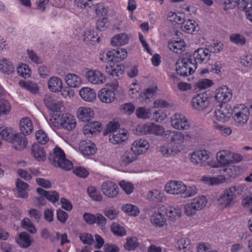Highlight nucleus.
Masks as SVG:
<instances>
[{
    "instance_id": "obj_1",
    "label": "nucleus",
    "mask_w": 252,
    "mask_h": 252,
    "mask_svg": "<svg viewBox=\"0 0 252 252\" xmlns=\"http://www.w3.org/2000/svg\"><path fill=\"white\" fill-rule=\"evenodd\" d=\"M236 187H231L225 189L218 199V203L224 208L230 207L235 203Z\"/></svg>"
},
{
    "instance_id": "obj_2",
    "label": "nucleus",
    "mask_w": 252,
    "mask_h": 252,
    "mask_svg": "<svg viewBox=\"0 0 252 252\" xmlns=\"http://www.w3.org/2000/svg\"><path fill=\"white\" fill-rule=\"evenodd\" d=\"M107 85L110 88H103L101 89L98 94V97L103 102L110 103L113 102L115 98V94L114 91L118 87V83L115 81L111 83H107Z\"/></svg>"
},
{
    "instance_id": "obj_3",
    "label": "nucleus",
    "mask_w": 252,
    "mask_h": 252,
    "mask_svg": "<svg viewBox=\"0 0 252 252\" xmlns=\"http://www.w3.org/2000/svg\"><path fill=\"white\" fill-rule=\"evenodd\" d=\"M210 98L205 93L195 95L191 99L192 107L194 109L202 111L206 109L210 104Z\"/></svg>"
},
{
    "instance_id": "obj_4",
    "label": "nucleus",
    "mask_w": 252,
    "mask_h": 252,
    "mask_svg": "<svg viewBox=\"0 0 252 252\" xmlns=\"http://www.w3.org/2000/svg\"><path fill=\"white\" fill-rule=\"evenodd\" d=\"M222 5L225 10L232 9L238 6V8L243 11H246L252 8V0H222Z\"/></svg>"
},
{
    "instance_id": "obj_5",
    "label": "nucleus",
    "mask_w": 252,
    "mask_h": 252,
    "mask_svg": "<svg viewBox=\"0 0 252 252\" xmlns=\"http://www.w3.org/2000/svg\"><path fill=\"white\" fill-rule=\"evenodd\" d=\"M233 114V109L227 103L220 104L217 106L215 114L217 120L222 122L228 121Z\"/></svg>"
},
{
    "instance_id": "obj_6",
    "label": "nucleus",
    "mask_w": 252,
    "mask_h": 252,
    "mask_svg": "<svg viewBox=\"0 0 252 252\" xmlns=\"http://www.w3.org/2000/svg\"><path fill=\"white\" fill-rule=\"evenodd\" d=\"M233 114L235 121L240 125L246 124L249 118L248 108L243 104L234 107Z\"/></svg>"
},
{
    "instance_id": "obj_7",
    "label": "nucleus",
    "mask_w": 252,
    "mask_h": 252,
    "mask_svg": "<svg viewBox=\"0 0 252 252\" xmlns=\"http://www.w3.org/2000/svg\"><path fill=\"white\" fill-rule=\"evenodd\" d=\"M210 157V153L207 150L195 151L191 154L190 160L194 165L204 166L208 164L207 160Z\"/></svg>"
},
{
    "instance_id": "obj_8",
    "label": "nucleus",
    "mask_w": 252,
    "mask_h": 252,
    "mask_svg": "<svg viewBox=\"0 0 252 252\" xmlns=\"http://www.w3.org/2000/svg\"><path fill=\"white\" fill-rule=\"evenodd\" d=\"M186 190L187 186L181 181H171L165 186L166 191L171 194H182Z\"/></svg>"
},
{
    "instance_id": "obj_9",
    "label": "nucleus",
    "mask_w": 252,
    "mask_h": 252,
    "mask_svg": "<svg viewBox=\"0 0 252 252\" xmlns=\"http://www.w3.org/2000/svg\"><path fill=\"white\" fill-rule=\"evenodd\" d=\"M231 90L226 86H223L217 89L216 91L215 98L221 104L227 103L232 98Z\"/></svg>"
},
{
    "instance_id": "obj_10",
    "label": "nucleus",
    "mask_w": 252,
    "mask_h": 252,
    "mask_svg": "<svg viewBox=\"0 0 252 252\" xmlns=\"http://www.w3.org/2000/svg\"><path fill=\"white\" fill-rule=\"evenodd\" d=\"M211 51L208 48H200L196 50L193 54V58L195 63L193 66L196 68L197 63H207L210 59Z\"/></svg>"
},
{
    "instance_id": "obj_11",
    "label": "nucleus",
    "mask_w": 252,
    "mask_h": 252,
    "mask_svg": "<svg viewBox=\"0 0 252 252\" xmlns=\"http://www.w3.org/2000/svg\"><path fill=\"white\" fill-rule=\"evenodd\" d=\"M171 125L178 130H187L189 127L187 119L183 115L175 114L171 118Z\"/></svg>"
},
{
    "instance_id": "obj_12",
    "label": "nucleus",
    "mask_w": 252,
    "mask_h": 252,
    "mask_svg": "<svg viewBox=\"0 0 252 252\" xmlns=\"http://www.w3.org/2000/svg\"><path fill=\"white\" fill-rule=\"evenodd\" d=\"M119 188L114 182L107 181L101 185V191L103 194L109 197H116L119 193Z\"/></svg>"
},
{
    "instance_id": "obj_13",
    "label": "nucleus",
    "mask_w": 252,
    "mask_h": 252,
    "mask_svg": "<svg viewBox=\"0 0 252 252\" xmlns=\"http://www.w3.org/2000/svg\"><path fill=\"white\" fill-rule=\"evenodd\" d=\"M127 55L126 50L122 48H119L116 50L114 49L108 51L106 53L109 61L116 63L121 62L126 59Z\"/></svg>"
},
{
    "instance_id": "obj_14",
    "label": "nucleus",
    "mask_w": 252,
    "mask_h": 252,
    "mask_svg": "<svg viewBox=\"0 0 252 252\" xmlns=\"http://www.w3.org/2000/svg\"><path fill=\"white\" fill-rule=\"evenodd\" d=\"M149 148L148 142L145 139H139L134 141L131 150L135 155H142L146 152Z\"/></svg>"
},
{
    "instance_id": "obj_15",
    "label": "nucleus",
    "mask_w": 252,
    "mask_h": 252,
    "mask_svg": "<svg viewBox=\"0 0 252 252\" xmlns=\"http://www.w3.org/2000/svg\"><path fill=\"white\" fill-rule=\"evenodd\" d=\"M16 150L21 151L26 148L28 140L26 136L20 133H16L10 142Z\"/></svg>"
},
{
    "instance_id": "obj_16",
    "label": "nucleus",
    "mask_w": 252,
    "mask_h": 252,
    "mask_svg": "<svg viewBox=\"0 0 252 252\" xmlns=\"http://www.w3.org/2000/svg\"><path fill=\"white\" fill-rule=\"evenodd\" d=\"M65 156L63 151L61 148L56 147L53 150V153L49 156V159L51 163L57 167L64 159Z\"/></svg>"
},
{
    "instance_id": "obj_17",
    "label": "nucleus",
    "mask_w": 252,
    "mask_h": 252,
    "mask_svg": "<svg viewBox=\"0 0 252 252\" xmlns=\"http://www.w3.org/2000/svg\"><path fill=\"white\" fill-rule=\"evenodd\" d=\"M157 90L158 87L156 85L150 86L140 94L139 100L142 102L146 103L150 102L151 99L156 94Z\"/></svg>"
},
{
    "instance_id": "obj_18",
    "label": "nucleus",
    "mask_w": 252,
    "mask_h": 252,
    "mask_svg": "<svg viewBox=\"0 0 252 252\" xmlns=\"http://www.w3.org/2000/svg\"><path fill=\"white\" fill-rule=\"evenodd\" d=\"M60 127L66 129L68 130L74 128L76 125L75 119L70 114L67 113L63 115L61 120Z\"/></svg>"
},
{
    "instance_id": "obj_19",
    "label": "nucleus",
    "mask_w": 252,
    "mask_h": 252,
    "mask_svg": "<svg viewBox=\"0 0 252 252\" xmlns=\"http://www.w3.org/2000/svg\"><path fill=\"white\" fill-rule=\"evenodd\" d=\"M78 119L84 122H89L94 117V111L88 107H80L77 110Z\"/></svg>"
},
{
    "instance_id": "obj_20",
    "label": "nucleus",
    "mask_w": 252,
    "mask_h": 252,
    "mask_svg": "<svg viewBox=\"0 0 252 252\" xmlns=\"http://www.w3.org/2000/svg\"><path fill=\"white\" fill-rule=\"evenodd\" d=\"M144 129L146 134H154L157 135H161L165 132L162 126L154 123L145 124Z\"/></svg>"
},
{
    "instance_id": "obj_21",
    "label": "nucleus",
    "mask_w": 252,
    "mask_h": 252,
    "mask_svg": "<svg viewBox=\"0 0 252 252\" xmlns=\"http://www.w3.org/2000/svg\"><path fill=\"white\" fill-rule=\"evenodd\" d=\"M181 28L183 31L191 34L196 33L199 30L197 24L193 20L184 21Z\"/></svg>"
},
{
    "instance_id": "obj_22",
    "label": "nucleus",
    "mask_w": 252,
    "mask_h": 252,
    "mask_svg": "<svg viewBox=\"0 0 252 252\" xmlns=\"http://www.w3.org/2000/svg\"><path fill=\"white\" fill-rule=\"evenodd\" d=\"M20 129L22 134L24 135L30 134L33 130L32 121L28 117L23 118L20 123Z\"/></svg>"
},
{
    "instance_id": "obj_23",
    "label": "nucleus",
    "mask_w": 252,
    "mask_h": 252,
    "mask_svg": "<svg viewBox=\"0 0 252 252\" xmlns=\"http://www.w3.org/2000/svg\"><path fill=\"white\" fill-rule=\"evenodd\" d=\"M32 156L39 161H44L46 159L45 153L42 146L38 144H33L31 149Z\"/></svg>"
},
{
    "instance_id": "obj_24",
    "label": "nucleus",
    "mask_w": 252,
    "mask_h": 252,
    "mask_svg": "<svg viewBox=\"0 0 252 252\" xmlns=\"http://www.w3.org/2000/svg\"><path fill=\"white\" fill-rule=\"evenodd\" d=\"M101 124L96 121L90 122L84 127V134L87 137H90L91 135L96 132H99L101 128Z\"/></svg>"
},
{
    "instance_id": "obj_25",
    "label": "nucleus",
    "mask_w": 252,
    "mask_h": 252,
    "mask_svg": "<svg viewBox=\"0 0 252 252\" xmlns=\"http://www.w3.org/2000/svg\"><path fill=\"white\" fill-rule=\"evenodd\" d=\"M36 191L40 196H45L52 203L56 202L59 199V195L56 191H47L40 188H37Z\"/></svg>"
},
{
    "instance_id": "obj_26",
    "label": "nucleus",
    "mask_w": 252,
    "mask_h": 252,
    "mask_svg": "<svg viewBox=\"0 0 252 252\" xmlns=\"http://www.w3.org/2000/svg\"><path fill=\"white\" fill-rule=\"evenodd\" d=\"M79 94L81 98L86 101L92 102L96 98L94 91L90 88H83L80 90Z\"/></svg>"
},
{
    "instance_id": "obj_27",
    "label": "nucleus",
    "mask_w": 252,
    "mask_h": 252,
    "mask_svg": "<svg viewBox=\"0 0 252 252\" xmlns=\"http://www.w3.org/2000/svg\"><path fill=\"white\" fill-rule=\"evenodd\" d=\"M217 159L222 166L230 164L231 152L229 151H221L217 154Z\"/></svg>"
},
{
    "instance_id": "obj_28",
    "label": "nucleus",
    "mask_w": 252,
    "mask_h": 252,
    "mask_svg": "<svg viewBox=\"0 0 252 252\" xmlns=\"http://www.w3.org/2000/svg\"><path fill=\"white\" fill-rule=\"evenodd\" d=\"M127 131L123 130L109 135V140L114 144H118L127 139Z\"/></svg>"
},
{
    "instance_id": "obj_29",
    "label": "nucleus",
    "mask_w": 252,
    "mask_h": 252,
    "mask_svg": "<svg viewBox=\"0 0 252 252\" xmlns=\"http://www.w3.org/2000/svg\"><path fill=\"white\" fill-rule=\"evenodd\" d=\"M19 84L21 87L29 91L32 94H37L39 92L38 85L30 80H20Z\"/></svg>"
},
{
    "instance_id": "obj_30",
    "label": "nucleus",
    "mask_w": 252,
    "mask_h": 252,
    "mask_svg": "<svg viewBox=\"0 0 252 252\" xmlns=\"http://www.w3.org/2000/svg\"><path fill=\"white\" fill-rule=\"evenodd\" d=\"M79 149L84 155L90 156L95 154L96 148L94 144L82 141L80 143Z\"/></svg>"
},
{
    "instance_id": "obj_31",
    "label": "nucleus",
    "mask_w": 252,
    "mask_h": 252,
    "mask_svg": "<svg viewBox=\"0 0 252 252\" xmlns=\"http://www.w3.org/2000/svg\"><path fill=\"white\" fill-rule=\"evenodd\" d=\"M16 188L18 189V197L26 198L28 196L27 190L29 188V185L20 179H18L16 182Z\"/></svg>"
},
{
    "instance_id": "obj_32",
    "label": "nucleus",
    "mask_w": 252,
    "mask_h": 252,
    "mask_svg": "<svg viewBox=\"0 0 252 252\" xmlns=\"http://www.w3.org/2000/svg\"><path fill=\"white\" fill-rule=\"evenodd\" d=\"M0 71L4 74H11L14 72V66L7 59L0 60Z\"/></svg>"
},
{
    "instance_id": "obj_33",
    "label": "nucleus",
    "mask_w": 252,
    "mask_h": 252,
    "mask_svg": "<svg viewBox=\"0 0 252 252\" xmlns=\"http://www.w3.org/2000/svg\"><path fill=\"white\" fill-rule=\"evenodd\" d=\"M151 221L156 227H162L165 223L166 219L161 213L155 212L151 217Z\"/></svg>"
},
{
    "instance_id": "obj_34",
    "label": "nucleus",
    "mask_w": 252,
    "mask_h": 252,
    "mask_svg": "<svg viewBox=\"0 0 252 252\" xmlns=\"http://www.w3.org/2000/svg\"><path fill=\"white\" fill-rule=\"evenodd\" d=\"M128 37L126 33L118 34L114 36L111 41L112 46H122L127 44L128 42Z\"/></svg>"
},
{
    "instance_id": "obj_35",
    "label": "nucleus",
    "mask_w": 252,
    "mask_h": 252,
    "mask_svg": "<svg viewBox=\"0 0 252 252\" xmlns=\"http://www.w3.org/2000/svg\"><path fill=\"white\" fill-rule=\"evenodd\" d=\"M17 243L23 248H28L32 244L29 234L25 232H21L19 238L16 240Z\"/></svg>"
},
{
    "instance_id": "obj_36",
    "label": "nucleus",
    "mask_w": 252,
    "mask_h": 252,
    "mask_svg": "<svg viewBox=\"0 0 252 252\" xmlns=\"http://www.w3.org/2000/svg\"><path fill=\"white\" fill-rule=\"evenodd\" d=\"M159 151L163 156L169 157L176 155L180 150L177 148H171L167 145H164L160 146Z\"/></svg>"
},
{
    "instance_id": "obj_37",
    "label": "nucleus",
    "mask_w": 252,
    "mask_h": 252,
    "mask_svg": "<svg viewBox=\"0 0 252 252\" xmlns=\"http://www.w3.org/2000/svg\"><path fill=\"white\" fill-rule=\"evenodd\" d=\"M137 159V155L133 153L126 151L121 157V164L122 165L126 166L129 164L132 163Z\"/></svg>"
},
{
    "instance_id": "obj_38",
    "label": "nucleus",
    "mask_w": 252,
    "mask_h": 252,
    "mask_svg": "<svg viewBox=\"0 0 252 252\" xmlns=\"http://www.w3.org/2000/svg\"><path fill=\"white\" fill-rule=\"evenodd\" d=\"M169 49L176 53H181L185 48L183 40L175 41L168 44Z\"/></svg>"
},
{
    "instance_id": "obj_39",
    "label": "nucleus",
    "mask_w": 252,
    "mask_h": 252,
    "mask_svg": "<svg viewBox=\"0 0 252 252\" xmlns=\"http://www.w3.org/2000/svg\"><path fill=\"white\" fill-rule=\"evenodd\" d=\"M191 202L195 206L194 208L200 211L206 206L207 200L205 196H201L194 198Z\"/></svg>"
},
{
    "instance_id": "obj_40",
    "label": "nucleus",
    "mask_w": 252,
    "mask_h": 252,
    "mask_svg": "<svg viewBox=\"0 0 252 252\" xmlns=\"http://www.w3.org/2000/svg\"><path fill=\"white\" fill-rule=\"evenodd\" d=\"M48 86L49 90L52 92H58L63 88L62 80H49Z\"/></svg>"
},
{
    "instance_id": "obj_41",
    "label": "nucleus",
    "mask_w": 252,
    "mask_h": 252,
    "mask_svg": "<svg viewBox=\"0 0 252 252\" xmlns=\"http://www.w3.org/2000/svg\"><path fill=\"white\" fill-rule=\"evenodd\" d=\"M106 72L111 76L114 75L118 77L119 75H121L124 73V66L122 65H117L116 66H111L110 67H107Z\"/></svg>"
},
{
    "instance_id": "obj_42",
    "label": "nucleus",
    "mask_w": 252,
    "mask_h": 252,
    "mask_svg": "<svg viewBox=\"0 0 252 252\" xmlns=\"http://www.w3.org/2000/svg\"><path fill=\"white\" fill-rule=\"evenodd\" d=\"M171 142L175 144H181L185 140L184 135L177 131H170L169 134Z\"/></svg>"
},
{
    "instance_id": "obj_43",
    "label": "nucleus",
    "mask_w": 252,
    "mask_h": 252,
    "mask_svg": "<svg viewBox=\"0 0 252 252\" xmlns=\"http://www.w3.org/2000/svg\"><path fill=\"white\" fill-rule=\"evenodd\" d=\"M17 73L21 77L27 79L31 76V70L28 65L22 63L17 67Z\"/></svg>"
},
{
    "instance_id": "obj_44",
    "label": "nucleus",
    "mask_w": 252,
    "mask_h": 252,
    "mask_svg": "<svg viewBox=\"0 0 252 252\" xmlns=\"http://www.w3.org/2000/svg\"><path fill=\"white\" fill-rule=\"evenodd\" d=\"M103 213L109 220H113L117 218L119 211L113 207H110L105 208Z\"/></svg>"
},
{
    "instance_id": "obj_45",
    "label": "nucleus",
    "mask_w": 252,
    "mask_h": 252,
    "mask_svg": "<svg viewBox=\"0 0 252 252\" xmlns=\"http://www.w3.org/2000/svg\"><path fill=\"white\" fill-rule=\"evenodd\" d=\"M113 233L118 236H123L126 234V230L124 227L116 222H113L111 226Z\"/></svg>"
},
{
    "instance_id": "obj_46",
    "label": "nucleus",
    "mask_w": 252,
    "mask_h": 252,
    "mask_svg": "<svg viewBox=\"0 0 252 252\" xmlns=\"http://www.w3.org/2000/svg\"><path fill=\"white\" fill-rule=\"evenodd\" d=\"M87 192L89 196L94 200L96 201H101L102 197L101 193L94 187H90L88 188Z\"/></svg>"
},
{
    "instance_id": "obj_47",
    "label": "nucleus",
    "mask_w": 252,
    "mask_h": 252,
    "mask_svg": "<svg viewBox=\"0 0 252 252\" xmlns=\"http://www.w3.org/2000/svg\"><path fill=\"white\" fill-rule=\"evenodd\" d=\"M147 199L150 201L155 202H160L162 200V194L158 189H155L150 191L147 194Z\"/></svg>"
},
{
    "instance_id": "obj_48",
    "label": "nucleus",
    "mask_w": 252,
    "mask_h": 252,
    "mask_svg": "<svg viewBox=\"0 0 252 252\" xmlns=\"http://www.w3.org/2000/svg\"><path fill=\"white\" fill-rule=\"evenodd\" d=\"M84 40L87 44H93L96 41H98L99 37H95L94 35V32H91V31H86L84 32L83 34Z\"/></svg>"
},
{
    "instance_id": "obj_49",
    "label": "nucleus",
    "mask_w": 252,
    "mask_h": 252,
    "mask_svg": "<svg viewBox=\"0 0 252 252\" xmlns=\"http://www.w3.org/2000/svg\"><path fill=\"white\" fill-rule=\"evenodd\" d=\"M122 210L128 215L136 216L139 213L138 208L131 204H126L123 206Z\"/></svg>"
},
{
    "instance_id": "obj_50",
    "label": "nucleus",
    "mask_w": 252,
    "mask_h": 252,
    "mask_svg": "<svg viewBox=\"0 0 252 252\" xmlns=\"http://www.w3.org/2000/svg\"><path fill=\"white\" fill-rule=\"evenodd\" d=\"M230 41L233 43L240 46H243L246 42V38L239 34H232L230 36Z\"/></svg>"
},
{
    "instance_id": "obj_51",
    "label": "nucleus",
    "mask_w": 252,
    "mask_h": 252,
    "mask_svg": "<svg viewBox=\"0 0 252 252\" xmlns=\"http://www.w3.org/2000/svg\"><path fill=\"white\" fill-rule=\"evenodd\" d=\"M11 108V105L7 100L3 99H0V115L8 114Z\"/></svg>"
},
{
    "instance_id": "obj_52",
    "label": "nucleus",
    "mask_w": 252,
    "mask_h": 252,
    "mask_svg": "<svg viewBox=\"0 0 252 252\" xmlns=\"http://www.w3.org/2000/svg\"><path fill=\"white\" fill-rule=\"evenodd\" d=\"M182 212L180 209L175 208H170L167 212V216L169 219L174 221L177 219L179 218L181 215Z\"/></svg>"
},
{
    "instance_id": "obj_53",
    "label": "nucleus",
    "mask_w": 252,
    "mask_h": 252,
    "mask_svg": "<svg viewBox=\"0 0 252 252\" xmlns=\"http://www.w3.org/2000/svg\"><path fill=\"white\" fill-rule=\"evenodd\" d=\"M135 107L131 103H126L120 106V111L128 115L131 114L135 110Z\"/></svg>"
},
{
    "instance_id": "obj_54",
    "label": "nucleus",
    "mask_w": 252,
    "mask_h": 252,
    "mask_svg": "<svg viewBox=\"0 0 252 252\" xmlns=\"http://www.w3.org/2000/svg\"><path fill=\"white\" fill-rule=\"evenodd\" d=\"M23 227L27 229L30 233L34 234L36 232V229L31 220L28 219H24L22 221Z\"/></svg>"
},
{
    "instance_id": "obj_55",
    "label": "nucleus",
    "mask_w": 252,
    "mask_h": 252,
    "mask_svg": "<svg viewBox=\"0 0 252 252\" xmlns=\"http://www.w3.org/2000/svg\"><path fill=\"white\" fill-rule=\"evenodd\" d=\"M138 245V242H137L135 238L128 237L126 239V242L124 247L126 250L130 251L135 250Z\"/></svg>"
},
{
    "instance_id": "obj_56",
    "label": "nucleus",
    "mask_w": 252,
    "mask_h": 252,
    "mask_svg": "<svg viewBox=\"0 0 252 252\" xmlns=\"http://www.w3.org/2000/svg\"><path fill=\"white\" fill-rule=\"evenodd\" d=\"M79 239L83 244L88 245H91L94 242L93 236L88 233H80Z\"/></svg>"
},
{
    "instance_id": "obj_57",
    "label": "nucleus",
    "mask_w": 252,
    "mask_h": 252,
    "mask_svg": "<svg viewBox=\"0 0 252 252\" xmlns=\"http://www.w3.org/2000/svg\"><path fill=\"white\" fill-rule=\"evenodd\" d=\"M14 134H15L13 133L12 129H8L7 128H3L0 131V136L1 138L8 142H10L11 141L13 136H14Z\"/></svg>"
},
{
    "instance_id": "obj_58",
    "label": "nucleus",
    "mask_w": 252,
    "mask_h": 252,
    "mask_svg": "<svg viewBox=\"0 0 252 252\" xmlns=\"http://www.w3.org/2000/svg\"><path fill=\"white\" fill-rule=\"evenodd\" d=\"M136 115L138 118L146 119L150 117L151 114L149 109L139 107L136 110Z\"/></svg>"
},
{
    "instance_id": "obj_59",
    "label": "nucleus",
    "mask_w": 252,
    "mask_h": 252,
    "mask_svg": "<svg viewBox=\"0 0 252 252\" xmlns=\"http://www.w3.org/2000/svg\"><path fill=\"white\" fill-rule=\"evenodd\" d=\"M213 85L212 80H201L196 83V86L199 90H202L209 88Z\"/></svg>"
},
{
    "instance_id": "obj_60",
    "label": "nucleus",
    "mask_w": 252,
    "mask_h": 252,
    "mask_svg": "<svg viewBox=\"0 0 252 252\" xmlns=\"http://www.w3.org/2000/svg\"><path fill=\"white\" fill-rule=\"evenodd\" d=\"M119 185L121 188L128 194L132 193L134 189L133 185L131 183L126 182L124 180H122L120 182Z\"/></svg>"
},
{
    "instance_id": "obj_61",
    "label": "nucleus",
    "mask_w": 252,
    "mask_h": 252,
    "mask_svg": "<svg viewBox=\"0 0 252 252\" xmlns=\"http://www.w3.org/2000/svg\"><path fill=\"white\" fill-rule=\"evenodd\" d=\"M85 77L87 79H99L103 77V74L100 71L97 70H88L85 72Z\"/></svg>"
},
{
    "instance_id": "obj_62",
    "label": "nucleus",
    "mask_w": 252,
    "mask_h": 252,
    "mask_svg": "<svg viewBox=\"0 0 252 252\" xmlns=\"http://www.w3.org/2000/svg\"><path fill=\"white\" fill-rule=\"evenodd\" d=\"M187 70L188 68H186V67H181V66L176 68L177 74L181 77H186L188 75H191L194 72V70L191 66H189V71H188Z\"/></svg>"
},
{
    "instance_id": "obj_63",
    "label": "nucleus",
    "mask_w": 252,
    "mask_h": 252,
    "mask_svg": "<svg viewBox=\"0 0 252 252\" xmlns=\"http://www.w3.org/2000/svg\"><path fill=\"white\" fill-rule=\"evenodd\" d=\"M35 137L38 143L41 144H46L48 141V137L42 130H39L35 133Z\"/></svg>"
},
{
    "instance_id": "obj_64",
    "label": "nucleus",
    "mask_w": 252,
    "mask_h": 252,
    "mask_svg": "<svg viewBox=\"0 0 252 252\" xmlns=\"http://www.w3.org/2000/svg\"><path fill=\"white\" fill-rule=\"evenodd\" d=\"M94 8L96 14L98 15L105 16L107 13V10L102 2L96 3L94 5Z\"/></svg>"
}]
</instances>
